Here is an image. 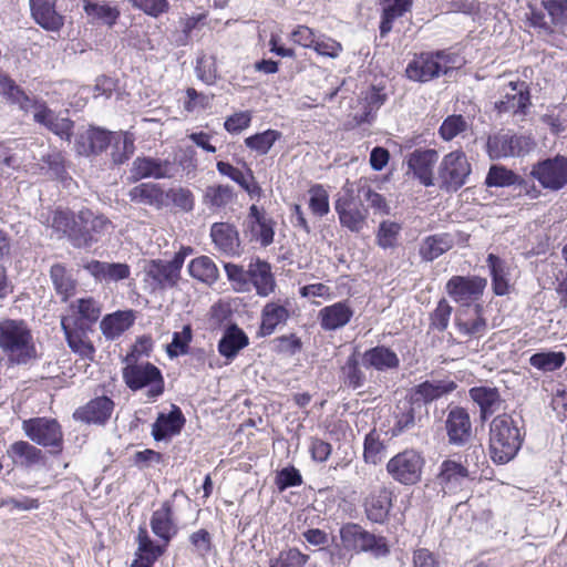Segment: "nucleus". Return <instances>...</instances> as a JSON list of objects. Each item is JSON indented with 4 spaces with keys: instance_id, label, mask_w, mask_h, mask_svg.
Returning a JSON list of instances; mask_svg holds the SVG:
<instances>
[{
    "instance_id": "f257e3e1",
    "label": "nucleus",
    "mask_w": 567,
    "mask_h": 567,
    "mask_svg": "<svg viewBox=\"0 0 567 567\" xmlns=\"http://www.w3.org/2000/svg\"><path fill=\"white\" fill-rule=\"evenodd\" d=\"M51 227L66 236L74 247L85 248L109 234L113 229V224L103 214L83 208L78 213L54 212Z\"/></svg>"
},
{
    "instance_id": "f03ea898",
    "label": "nucleus",
    "mask_w": 567,
    "mask_h": 567,
    "mask_svg": "<svg viewBox=\"0 0 567 567\" xmlns=\"http://www.w3.org/2000/svg\"><path fill=\"white\" fill-rule=\"evenodd\" d=\"M0 90L12 103H16L24 111H33V118L48 127L52 133L62 140L70 141L73 130V122L66 117L56 116L43 103H40L27 95L16 83L7 75L0 74Z\"/></svg>"
},
{
    "instance_id": "7ed1b4c3",
    "label": "nucleus",
    "mask_w": 567,
    "mask_h": 567,
    "mask_svg": "<svg viewBox=\"0 0 567 567\" xmlns=\"http://www.w3.org/2000/svg\"><path fill=\"white\" fill-rule=\"evenodd\" d=\"M0 350L14 364H28L37 359L33 334L24 320H0Z\"/></svg>"
},
{
    "instance_id": "20e7f679",
    "label": "nucleus",
    "mask_w": 567,
    "mask_h": 567,
    "mask_svg": "<svg viewBox=\"0 0 567 567\" xmlns=\"http://www.w3.org/2000/svg\"><path fill=\"white\" fill-rule=\"evenodd\" d=\"M524 433L508 414L497 415L489 426V454L493 462L506 464L518 453Z\"/></svg>"
},
{
    "instance_id": "39448f33",
    "label": "nucleus",
    "mask_w": 567,
    "mask_h": 567,
    "mask_svg": "<svg viewBox=\"0 0 567 567\" xmlns=\"http://www.w3.org/2000/svg\"><path fill=\"white\" fill-rule=\"evenodd\" d=\"M462 64L463 59L458 54L442 50L434 53H421L408 64L405 73L410 80L427 82L461 68Z\"/></svg>"
},
{
    "instance_id": "423d86ee",
    "label": "nucleus",
    "mask_w": 567,
    "mask_h": 567,
    "mask_svg": "<svg viewBox=\"0 0 567 567\" xmlns=\"http://www.w3.org/2000/svg\"><path fill=\"white\" fill-rule=\"evenodd\" d=\"M340 225L352 233L362 231L368 221L369 212L361 198L354 195L351 185L346 184L334 202Z\"/></svg>"
},
{
    "instance_id": "0eeeda50",
    "label": "nucleus",
    "mask_w": 567,
    "mask_h": 567,
    "mask_svg": "<svg viewBox=\"0 0 567 567\" xmlns=\"http://www.w3.org/2000/svg\"><path fill=\"white\" fill-rule=\"evenodd\" d=\"M123 379L126 385L137 391L147 388L148 399H156L164 391V379L159 369L150 362L127 364L123 369Z\"/></svg>"
},
{
    "instance_id": "6e6552de",
    "label": "nucleus",
    "mask_w": 567,
    "mask_h": 567,
    "mask_svg": "<svg viewBox=\"0 0 567 567\" xmlns=\"http://www.w3.org/2000/svg\"><path fill=\"white\" fill-rule=\"evenodd\" d=\"M340 537L347 549L371 553L374 557H383L389 554L384 537L377 536L358 524L348 523L343 525L340 529Z\"/></svg>"
},
{
    "instance_id": "1a4fd4ad",
    "label": "nucleus",
    "mask_w": 567,
    "mask_h": 567,
    "mask_svg": "<svg viewBox=\"0 0 567 567\" xmlns=\"http://www.w3.org/2000/svg\"><path fill=\"white\" fill-rule=\"evenodd\" d=\"M424 464V457L419 452L404 450L389 460L386 472L395 482L413 485L421 481Z\"/></svg>"
},
{
    "instance_id": "9d476101",
    "label": "nucleus",
    "mask_w": 567,
    "mask_h": 567,
    "mask_svg": "<svg viewBox=\"0 0 567 567\" xmlns=\"http://www.w3.org/2000/svg\"><path fill=\"white\" fill-rule=\"evenodd\" d=\"M437 173L442 187L449 190H457L467 183L472 166L466 154L456 150L442 158Z\"/></svg>"
},
{
    "instance_id": "9b49d317",
    "label": "nucleus",
    "mask_w": 567,
    "mask_h": 567,
    "mask_svg": "<svg viewBox=\"0 0 567 567\" xmlns=\"http://www.w3.org/2000/svg\"><path fill=\"white\" fill-rule=\"evenodd\" d=\"M533 178L549 190L567 188V157L556 155L534 164L530 171Z\"/></svg>"
},
{
    "instance_id": "f8f14e48",
    "label": "nucleus",
    "mask_w": 567,
    "mask_h": 567,
    "mask_svg": "<svg viewBox=\"0 0 567 567\" xmlns=\"http://www.w3.org/2000/svg\"><path fill=\"white\" fill-rule=\"evenodd\" d=\"M486 285L487 280L478 276H453L445 290L455 302L468 307L483 296Z\"/></svg>"
},
{
    "instance_id": "ddd939ff",
    "label": "nucleus",
    "mask_w": 567,
    "mask_h": 567,
    "mask_svg": "<svg viewBox=\"0 0 567 567\" xmlns=\"http://www.w3.org/2000/svg\"><path fill=\"white\" fill-rule=\"evenodd\" d=\"M535 146L528 136L515 135L511 132H501L487 140V153L491 158L519 156L528 153Z\"/></svg>"
},
{
    "instance_id": "4468645a",
    "label": "nucleus",
    "mask_w": 567,
    "mask_h": 567,
    "mask_svg": "<svg viewBox=\"0 0 567 567\" xmlns=\"http://www.w3.org/2000/svg\"><path fill=\"white\" fill-rule=\"evenodd\" d=\"M22 429L25 435L42 446H51L59 451L62 444V431L55 420L35 417L23 421Z\"/></svg>"
},
{
    "instance_id": "2eb2a0df",
    "label": "nucleus",
    "mask_w": 567,
    "mask_h": 567,
    "mask_svg": "<svg viewBox=\"0 0 567 567\" xmlns=\"http://www.w3.org/2000/svg\"><path fill=\"white\" fill-rule=\"evenodd\" d=\"M467 467L454 460H445L441 463L435 483L443 494H455L461 491L468 481Z\"/></svg>"
},
{
    "instance_id": "dca6fc26",
    "label": "nucleus",
    "mask_w": 567,
    "mask_h": 567,
    "mask_svg": "<svg viewBox=\"0 0 567 567\" xmlns=\"http://www.w3.org/2000/svg\"><path fill=\"white\" fill-rule=\"evenodd\" d=\"M439 159L436 150H415L409 154L406 158L408 172H412L413 176L424 186L434 185L433 168Z\"/></svg>"
},
{
    "instance_id": "f3484780",
    "label": "nucleus",
    "mask_w": 567,
    "mask_h": 567,
    "mask_svg": "<svg viewBox=\"0 0 567 567\" xmlns=\"http://www.w3.org/2000/svg\"><path fill=\"white\" fill-rule=\"evenodd\" d=\"M530 104L529 86L524 81H511L503 87L502 99L495 103L499 112H525Z\"/></svg>"
},
{
    "instance_id": "a211bd4d",
    "label": "nucleus",
    "mask_w": 567,
    "mask_h": 567,
    "mask_svg": "<svg viewBox=\"0 0 567 567\" xmlns=\"http://www.w3.org/2000/svg\"><path fill=\"white\" fill-rule=\"evenodd\" d=\"M445 429L451 444L457 446L465 445L472 437L470 414L463 408H452L445 421Z\"/></svg>"
},
{
    "instance_id": "6ab92c4d",
    "label": "nucleus",
    "mask_w": 567,
    "mask_h": 567,
    "mask_svg": "<svg viewBox=\"0 0 567 567\" xmlns=\"http://www.w3.org/2000/svg\"><path fill=\"white\" fill-rule=\"evenodd\" d=\"M102 313V303L93 297L79 298L69 306V315L62 319H73L74 327L90 329Z\"/></svg>"
},
{
    "instance_id": "aec40b11",
    "label": "nucleus",
    "mask_w": 567,
    "mask_h": 567,
    "mask_svg": "<svg viewBox=\"0 0 567 567\" xmlns=\"http://www.w3.org/2000/svg\"><path fill=\"white\" fill-rule=\"evenodd\" d=\"M115 133L97 127H90L78 133L75 150L80 155L89 156L103 152L111 143Z\"/></svg>"
},
{
    "instance_id": "412c9836",
    "label": "nucleus",
    "mask_w": 567,
    "mask_h": 567,
    "mask_svg": "<svg viewBox=\"0 0 567 567\" xmlns=\"http://www.w3.org/2000/svg\"><path fill=\"white\" fill-rule=\"evenodd\" d=\"M455 328L467 339L483 337L487 330V322L482 316V306L476 305L473 312L468 308L458 310L455 315Z\"/></svg>"
},
{
    "instance_id": "4be33fe9",
    "label": "nucleus",
    "mask_w": 567,
    "mask_h": 567,
    "mask_svg": "<svg viewBox=\"0 0 567 567\" xmlns=\"http://www.w3.org/2000/svg\"><path fill=\"white\" fill-rule=\"evenodd\" d=\"M73 319H61V327L69 347L81 358L93 360L95 348L87 337V328L74 327Z\"/></svg>"
},
{
    "instance_id": "5701e85b",
    "label": "nucleus",
    "mask_w": 567,
    "mask_h": 567,
    "mask_svg": "<svg viewBox=\"0 0 567 567\" xmlns=\"http://www.w3.org/2000/svg\"><path fill=\"white\" fill-rule=\"evenodd\" d=\"M210 237L220 252L227 256H238L240 254L239 234L234 225L228 223L213 224Z\"/></svg>"
},
{
    "instance_id": "b1692460",
    "label": "nucleus",
    "mask_w": 567,
    "mask_h": 567,
    "mask_svg": "<svg viewBox=\"0 0 567 567\" xmlns=\"http://www.w3.org/2000/svg\"><path fill=\"white\" fill-rule=\"evenodd\" d=\"M84 269L99 282H117L131 275L130 266L122 262H106L91 260L84 265Z\"/></svg>"
},
{
    "instance_id": "393cba45",
    "label": "nucleus",
    "mask_w": 567,
    "mask_h": 567,
    "mask_svg": "<svg viewBox=\"0 0 567 567\" xmlns=\"http://www.w3.org/2000/svg\"><path fill=\"white\" fill-rule=\"evenodd\" d=\"M171 164L168 161H163L153 157H137L132 164L130 171V179L137 182L143 178H165L169 176Z\"/></svg>"
},
{
    "instance_id": "a878e982",
    "label": "nucleus",
    "mask_w": 567,
    "mask_h": 567,
    "mask_svg": "<svg viewBox=\"0 0 567 567\" xmlns=\"http://www.w3.org/2000/svg\"><path fill=\"white\" fill-rule=\"evenodd\" d=\"M353 309L347 301H339L319 310L318 320L324 331H333L349 323Z\"/></svg>"
},
{
    "instance_id": "bb28decb",
    "label": "nucleus",
    "mask_w": 567,
    "mask_h": 567,
    "mask_svg": "<svg viewBox=\"0 0 567 567\" xmlns=\"http://www.w3.org/2000/svg\"><path fill=\"white\" fill-rule=\"evenodd\" d=\"M455 388L456 384L453 381H424L412 390L410 398L417 404V408H421L422 404L431 403L453 392Z\"/></svg>"
},
{
    "instance_id": "cd10ccee",
    "label": "nucleus",
    "mask_w": 567,
    "mask_h": 567,
    "mask_svg": "<svg viewBox=\"0 0 567 567\" xmlns=\"http://www.w3.org/2000/svg\"><path fill=\"white\" fill-rule=\"evenodd\" d=\"M30 10L35 22L48 31H58L64 18L55 10V0H30Z\"/></svg>"
},
{
    "instance_id": "c85d7f7f",
    "label": "nucleus",
    "mask_w": 567,
    "mask_h": 567,
    "mask_svg": "<svg viewBox=\"0 0 567 567\" xmlns=\"http://www.w3.org/2000/svg\"><path fill=\"white\" fill-rule=\"evenodd\" d=\"M290 302L288 300L267 302L261 310L260 332L262 336H270L276 328L285 324L290 317Z\"/></svg>"
},
{
    "instance_id": "c756f323",
    "label": "nucleus",
    "mask_w": 567,
    "mask_h": 567,
    "mask_svg": "<svg viewBox=\"0 0 567 567\" xmlns=\"http://www.w3.org/2000/svg\"><path fill=\"white\" fill-rule=\"evenodd\" d=\"M113 409L114 403L111 399L100 396L79 408L74 412V417L86 423L103 424L111 417Z\"/></svg>"
},
{
    "instance_id": "7c9ffc66",
    "label": "nucleus",
    "mask_w": 567,
    "mask_h": 567,
    "mask_svg": "<svg viewBox=\"0 0 567 567\" xmlns=\"http://www.w3.org/2000/svg\"><path fill=\"white\" fill-rule=\"evenodd\" d=\"M151 528L165 545L177 534V526L173 518V509L169 502H164L162 506L153 513Z\"/></svg>"
},
{
    "instance_id": "2f4dec72",
    "label": "nucleus",
    "mask_w": 567,
    "mask_h": 567,
    "mask_svg": "<svg viewBox=\"0 0 567 567\" xmlns=\"http://www.w3.org/2000/svg\"><path fill=\"white\" fill-rule=\"evenodd\" d=\"M50 279L55 293L61 301L66 302L75 295L78 280L71 269L62 264H54L50 268Z\"/></svg>"
},
{
    "instance_id": "473e14b6",
    "label": "nucleus",
    "mask_w": 567,
    "mask_h": 567,
    "mask_svg": "<svg viewBox=\"0 0 567 567\" xmlns=\"http://www.w3.org/2000/svg\"><path fill=\"white\" fill-rule=\"evenodd\" d=\"M138 547L136 551V559L131 567H152L153 564L161 557L167 545H156L148 536L145 527L138 530Z\"/></svg>"
},
{
    "instance_id": "72a5a7b5",
    "label": "nucleus",
    "mask_w": 567,
    "mask_h": 567,
    "mask_svg": "<svg viewBox=\"0 0 567 567\" xmlns=\"http://www.w3.org/2000/svg\"><path fill=\"white\" fill-rule=\"evenodd\" d=\"M135 320L132 310L115 311L106 315L100 322V329L103 336L109 340H114L123 334Z\"/></svg>"
},
{
    "instance_id": "f704fd0d",
    "label": "nucleus",
    "mask_w": 567,
    "mask_h": 567,
    "mask_svg": "<svg viewBox=\"0 0 567 567\" xmlns=\"http://www.w3.org/2000/svg\"><path fill=\"white\" fill-rule=\"evenodd\" d=\"M391 495L389 489L380 488L367 497L364 509L371 522L383 523L385 520L392 506Z\"/></svg>"
},
{
    "instance_id": "c9c22d12",
    "label": "nucleus",
    "mask_w": 567,
    "mask_h": 567,
    "mask_svg": "<svg viewBox=\"0 0 567 567\" xmlns=\"http://www.w3.org/2000/svg\"><path fill=\"white\" fill-rule=\"evenodd\" d=\"M248 280L252 282L257 295L267 297L275 290L276 282L268 262L259 259L251 262L248 267Z\"/></svg>"
},
{
    "instance_id": "e433bc0d",
    "label": "nucleus",
    "mask_w": 567,
    "mask_h": 567,
    "mask_svg": "<svg viewBox=\"0 0 567 567\" xmlns=\"http://www.w3.org/2000/svg\"><path fill=\"white\" fill-rule=\"evenodd\" d=\"M249 343L247 334L236 324L228 327L218 342V352L227 360H233Z\"/></svg>"
},
{
    "instance_id": "4c0bfd02",
    "label": "nucleus",
    "mask_w": 567,
    "mask_h": 567,
    "mask_svg": "<svg viewBox=\"0 0 567 567\" xmlns=\"http://www.w3.org/2000/svg\"><path fill=\"white\" fill-rule=\"evenodd\" d=\"M185 419L178 408H174L168 414H159L153 424L152 435L156 441L176 435L181 432Z\"/></svg>"
},
{
    "instance_id": "58836bf2",
    "label": "nucleus",
    "mask_w": 567,
    "mask_h": 567,
    "mask_svg": "<svg viewBox=\"0 0 567 567\" xmlns=\"http://www.w3.org/2000/svg\"><path fill=\"white\" fill-rule=\"evenodd\" d=\"M382 7L380 35L385 37L393 27V21L411 11L413 0H381Z\"/></svg>"
},
{
    "instance_id": "ea45409f",
    "label": "nucleus",
    "mask_w": 567,
    "mask_h": 567,
    "mask_svg": "<svg viewBox=\"0 0 567 567\" xmlns=\"http://www.w3.org/2000/svg\"><path fill=\"white\" fill-rule=\"evenodd\" d=\"M470 396L480 406L483 420L501 409L502 400L496 388L475 386L470 390Z\"/></svg>"
},
{
    "instance_id": "a19ab883",
    "label": "nucleus",
    "mask_w": 567,
    "mask_h": 567,
    "mask_svg": "<svg viewBox=\"0 0 567 567\" xmlns=\"http://www.w3.org/2000/svg\"><path fill=\"white\" fill-rule=\"evenodd\" d=\"M454 246L453 236L446 233L425 237L420 246L419 254L425 261L434 259L449 251Z\"/></svg>"
},
{
    "instance_id": "79ce46f5",
    "label": "nucleus",
    "mask_w": 567,
    "mask_h": 567,
    "mask_svg": "<svg viewBox=\"0 0 567 567\" xmlns=\"http://www.w3.org/2000/svg\"><path fill=\"white\" fill-rule=\"evenodd\" d=\"M216 167L221 175L228 176L240 185L250 197H259L261 195V187L255 181L250 168H247V174H244L240 169L223 161L217 162Z\"/></svg>"
},
{
    "instance_id": "37998d69",
    "label": "nucleus",
    "mask_w": 567,
    "mask_h": 567,
    "mask_svg": "<svg viewBox=\"0 0 567 567\" xmlns=\"http://www.w3.org/2000/svg\"><path fill=\"white\" fill-rule=\"evenodd\" d=\"M7 454L14 464L27 467L39 464L43 457L41 450L25 441L12 443Z\"/></svg>"
},
{
    "instance_id": "c03bdc74",
    "label": "nucleus",
    "mask_w": 567,
    "mask_h": 567,
    "mask_svg": "<svg viewBox=\"0 0 567 567\" xmlns=\"http://www.w3.org/2000/svg\"><path fill=\"white\" fill-rule=\"evenodd\" d=\"M363 363L378 371L399 367L400 360L394 351L385 347H375L364 352Z\"/></svg>"
},
{
    "instance_id": "a18cd8bd",
    "label": "nucleus",
    "mask_w": 567,
    "mask_h": 567,
    "mask_svg": "<svg viewBox=\"0 0 567 567\" xmlns=\"http://www.w3.org/2000/svg\"><path fill=\"white\" fill-rule=\"evenodd\" d=\"M189 275L207 285H213L219 277L218 268L212 258L200 256L193 259L188 265Z\"/></svg>"
},
{
    "instance_id": "49530a36",
    "label": "nucleus",
    "mask_w": 567,
    "mask_h": 567,
    "mask_svg": "<svg viewBox=\"0 0 567 567\" xmlns=\"http://www.w3.org/2000/svg\"><path fill=\"white\" fill-rule=\"evenodd\" d=\"M487 264L491 269L493 290L497 296H504L509 290L508 270L506 264L494 254L487 257Z\"/></svg>"
},
{
    "instance_id": "de8ad7c7",
    "label": "nucleus",
    "mask_w": 567,
    "mask_h": 567,
    "mask_svg": "<svg viewBox=\"0 0 567 567\" xmlns=\"http://www.w3.org/2000/svg\"><path fill=\"white\" fill-rule=\"evenodd\" d=\"M420 409L421 408H417V404L411 398L400 401L394 411V431L402 433L413 427L415 425L417 410Z\"/></svg>"
},
{
    "instance_id": "09e8293b",
    "label": "nucleus",
    "mask_w": 567,
    "mask_h": 567,
    "mask_svg": "<svg viewBox=\"0 0 567 567\" xmlns=\"http://www.w3.org/2000/svg\"><path fill=\"white\" fill-rule=\"evenodd\" d=\"M128 197L137 204L161 205L163 204L164 192L157 184L142 183L130 190Z\"/></svg>"
},
{
    "instance_id": "8fccbe9b",
    "label": "nucleus",
    "mask_w": 567,
    "mask_h": 567,
    "mask_svg": "<svg viewBox=\"0 0 567 567\" xmlns=\"http://www.w3.org/2000/svg\"><path fill=\"white\" fill-rule=\"evenodd\" d=\"M471 127V123L460 114L449 115L441 124L439 134L443 141L450 142L462 136Z\"/></svg>"
},
{
    "instance_id": "3c124183",
    "label": "nucleus",
    "mask_w": 567,
    "mask_h": 567,
    "mask_svg": "<svg viewBox=\"0 0 567 567\" xmlns=\"http://www.w3.org/2000/svg\"><path fill=\"white\" fill-rule=\"evenodd\" d=\"M83 3L84 11L89 17L109 27L115 24L120 17V10L116 7H111L105 3H94L89 0H83Z\"/></svg>"
},
{
    "instance_id": "603ef678",
    "label": "nucleus",
    "mask_w": 567,
    "mask_h": 567,
    "mask_svg": "<svg viewBox=\"0 0 567 567\" xmlns=\"http://www.w3.org/2000/svg\"><path fill=\"white\" fill-rule=\"evenodd\" d=\"M112 158L115 164H123L134 153V136L128 132L115 133L113 136Z\"/></svg>"
},
{
    "instance_id": "864d4df0",
    "label": "nucleus",
    "mask_w": 567,
    "mask_h": 567,
    "mask_svg": "<svg viewBox=\"0 0 567 567\" xmlns=\"http://www.w3.org/2000/svg\"><path fill=\"white\" fill-rule=\"evenodd\" d=\"M147 275L153 278L159 287H174L181 276L164 261H153L147 270Z\"/></svg>"
},
{
    "instance_id": "5fc2aeb1",
    "label": "nucleus",
    "mask_w": 567,
    "mask_h": 567,
    "mask_svg": "<svg viewBox=\"0 0 567 567\" xmlns=\"http://www.w3.org/2000/svg\"><path fill=\"white\" fill-rule=\"evenodd\" d=\"M280 137V132L267 130L245 138V145L257 154L265 155Z\"/></svg>"
},
{
    "instance_id": "6e6d98bb",
    "label": "nucleus",
    "mask_w": 567,
    "mask_h": 567,
    "mask_svg": "<svg viewBox=\"0 0 567 567\" xmlns=\"http://www.w3.org/2000/svg\"><path fill=\"white\" fill-rule=\"evenodd\" d=\"M401 230V224L393 220H383L377 231V244L383 249L395 248Z\"/></svg>"
},
{
    "instance_id": "4d7b16f0",
    "label": "nucleus",
    "mask_w": 567,
    "mask_h": 567,
    "mask_svg": "<svg viewBox=\"0 0 567 567\" xmlns=\"http://www.w3.org/2000/svg\"><path fill=\"white\" fill-rule=\"evenodd\" d=\"M234 199L233 187L228 185H214L206 188L204 203L212 208H221Z\"/></svg>"
},
{
    "instance_id": "13d9d810",
    "label": "nucleus",
    "mask_w": 567,
    "mask_h": 567,
    "mask_svg": "<svg viewBox=\"0 0 567 567\" xmlns=\"http://www.w3.org/2000/svg\"><path fill=\"white\" fill-rule=\"evenodd\" d=\"M565 361L566 357L563 352H538L529 358L530 365L544 372L561 368Z\"/></svg>"
},
{
    "instance_id": "bf43d9fd",
    "label": "nucleus",
    "mask_w": 567,
    "mask_h": 567,
    "mask_svg": "<svg viewBox=\"0 0 567 567\" xmlns=\"http://www.w3.org/2000/svg\"><path fill=\"white\" fill-rule=\"evenodd\" d=\"M519 177L511 169L501 165H492L487 173L485 184L488 187H505L514 185Z\"/></svg>"
},
{
    "instance_id": "052dcab7",
    "label": "nucleus",
    "mask_w": 567,
    "mask_h": 567,
    "mask_svg": "<svg viewBox=\"0 0 567 567\" xmlns=\"http://www.w3.org/2000/svg\"><path fill=\"white\" fill-rule=\"evenodd\" d=\"M309 208L315 216L323 217L330 212L329 194L322 185L312 186L309 192Z\"/></svg>"
},
{
    "instance_id": "680f3d73",
    "label": "nucleus",
    "mask_w": 567,
    "mask_h": 567,
    "mask_svg": "<svg viewBox=\"0 0 567 567\" xmlns=\"http://www.w3.org/2000/svg\"><path fill=\"white\" fill-rule=\"evenodd\" d=\"M385 456V445L375 431H371L364 440L363 457L367 463L378 464Z\"/></svg>"
},
{
    "instance_id": "e2e57ef3",
    "label": "nucleus",
    "mask_w": 567,
    "mask_h": 567,
    "mask_svg": "<svg viewBox=\"0 0 567 567\" xmlns=\"http://www.w3.org/2000/svg\"><path fill=\"white\" fill-rule=\"evenodd\" d=\"M342 375L344 378L346 385L349 388L359 389L364 385L365 375L360 368L355 354L348 358L347 362L342 367Z\"/></svg>"
},
{
    "instance_id": "0e129e2a",
    "label": "nucleus",
    "mask_w": 567,
    "mask_h": 567,
    "mask_svg": "<svg viewBox=\"0 0 567 567\" xmlns=\"http://www.w3.org/2000/svg\"><path fill=\"white\" fill-rule=\"evenodd\" d=\"M385 100L386 95L380 89L373 86L369 92H367L364 97V112L362 115H355L358 123L369 122L377 110L384 104Z\"/></svg>"
},
{
    "instance_id": "69168bd1",
    "label": "nucleus",
    "mask_w": 567,
    "mask_h": 567,
    "mask_svg": "<svg viewBox=\"0 0 567 567\" xmlns=\"http://www.w3.org/2000/svg\"><path fill=\"white\" fill-rule=\"evenodd\" d=\"M309 559L308 555L302 554L297 548L282 550L270 560L269 567H303Z\"/></svg>"
},
{
    "instance_id": "338daca9",
    "label": "nucleus",
    "mask_w": 567,
    "mask_h": 567,
    "mask_svg": "<svg viewBox=\"0 0 567 567\" xmlns=\"http://www.w3.org/2000/svg\"><path fill=\"white\" fill-rule=\"evenodd\" d=\"M252 238L258 240L261 246L267 247L274 243L275 237V221L270 217L258 220L248 226Z\"/></svg>"
},
{
    "instance_id": "774afa93",
    "label": "nucleus",
    "mask_w": 567,
    "mask_h": 567,
    "mask_svg": "<svg viewBox=\"0 0 567 567\" xmlns=\"http://www.w3.org/2000/svg\"><path fill=\"white\" fill-rule=\"evenodd\" d=\"M192 329L185 326L182 331L174 332L172 342L167 346L166 352L169 358L186 354L192 341Z\"/></svg>"
}]
</instances>
